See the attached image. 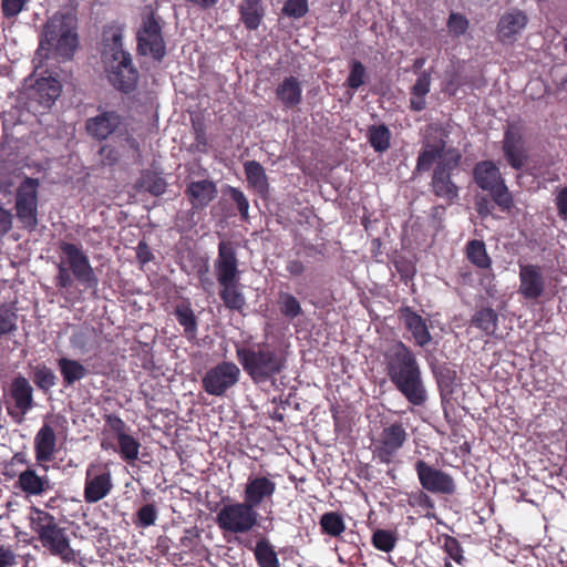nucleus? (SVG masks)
I'll list each match as a JSON object with an SVG mask.
<instances>
[{"label": "nucleus", "instance_id": "nucleus-1", "mask_svg": "<svg viewBox=\"0 0 567 567\" xmlns=\"http://www.w3.org/2000/svg\"><path fill=\"white\" fill-rule=\"evenodd\" d=\"M384 372L393 386L413 406H423L427 391L421 365L415 353L402 341L389 347L383 353Z\"/></svg>", "mask_w": 567, "mask_h": 567}, {"label": "nucleus", "instance_id": "nucleus-2", "mask_svg": "<svg viewBox=\"0 0 567 567\" xmlns=\"http://www.w3.org/2000/svg\"><path fill=\"white\" fill-rule=\"evenodd\" d=\"M102 47L101 58L110 84L124 94L135 91L140 72L133 63L132 54L123 48V29L105 28Z\"/></svg>", "mask_w": 567, "mask_h": 567}, {"label": "nucleus", "instance_id": "nucleus-3", "mask_svg": "<svg viewBox=\"0 0 567 567\" xmlns=\"http://www.w3.org/2000/svg\"><path fill=\"white\" fill-rule=\"evenodd\" d=\"M214 268L224 306L231 311L241 312L247 302L240 284L241 271L235 243L219 241Z\"/></svg>", "mask_w": 567, "mask_h": 567}, {"label": "nucleus", "instance_id": "nucleus-4", "mask_svg": "<svg viewBox=\"0 0 567 567\" xmlns=\"http://www.w3.org/2000/svg\"><path fill=\"white\" fill-rule=\"evenodd\" d=\"M236 357L243 370L254 383H265L287 368V352L269 342L237 346Z\"/></svg>", "mask_w": 567, "mask_h": 567}, {"label": "nucleus", "instance_id": "nucleus-5", "mask_svg": "<svg viewBox=\"0 0 567 567\" xmlns=\"http://www.w3.org/2000/svg\"><path fill=\"white\" fill-rule=\"evenodd\" d=\"M59 250L62 258L56 265L55 287L59 290H69L76 280L85 289L95 290L99 278L82 245L62 240L59 243Z\"/></svg>", "mask_w": 567, "mask_h": 567}, {"label": "nucleus", "instance_id": "nucleus-6", "mask_svg": "<svg viewBox=\"0 0 567 567\" xmlns=\"http://www.w3.org/2000/svg\"><path fill=\"white\" fill-rule=\"evenodd\" d=\"M29 520L37 539L52 556L60 557L64 563L76 560V553L70 545L66 529L60 526L52 514L32 506Z\"/></svg>", "mask_w": 567, "mask_h": 567}, {"label": "nucleus", "instance_id": "nucleus-7", "mask_svg": "<svg viewBox=\"0 0 567 567\" xmlns=\"http://www.w3.org/2000/svg\"><path fill=\"white\" fill-rule=\"evenodd\" d=\"M78 44L79 40L74 18L64 13H55L43 27L39 51H50L54 48L60 56L71 59Z\"/></svg>", "mask_w": 567, "mask_h": 567}, {"label": "nucleus", "instance_id": "nucleus-8", "mask_svg": "<svg viewBox=\"0 0 567 567\" xmlns=\"http://www.w3.org/2000/svg\"><path fill=\"white\" fill-rule=\"evenodd\" d=\"M136 52L150 56L154 62H162L167 54L163 34L162 18L153 10L143 13L136 31Z\"/></svg>", "mask_w": 567, "mask_h": 567}, {"label": "nucleus", "instance_id": "nucleus-9", "mask_svg": "<svg viewBox=\"0 0 567 567\" xmlns=\"http://www.w3.org/2000/svg\"><path fill=\"white\" fill-rule=\"evenodd\" d=\"M474 179L480 188L489 193L501 212H511L514 206L513 196L499 168L492 161H483L475 165Z\"/></svg>", "mask_w": 567, "mask_h": 567}, {"label": "nucleus", "instance_id": "nucleus-10", "mask_svg": "<svg viewBox=\"0 0 567 567\" xmlns=\"http://www.w3.org/2000/svg\"><path fill=\"white\" fill-rule=\"evenodd\" d=\"M258 512L243 499L224 505L216 515V524L223 532L246 534L258 525Z\"/></svg>", "mask_w": 567, "mask_h": 567}, {"label": "nucleus", "instance_id": "nucleus-11", "mask_svg": "<svg viewBox=\"0 0 567 567\" xmlns=\"http://www.w3.org/2000/svg\"><path fill=\"white\" fill-rule=\"evenodd\" d=\"M39 187L38 178L25 176L16 190V215L22 227L29 231H33L39 224Z\"/></svg>", "mask_w": 567, "mask_h": 567}, {"label": "nucleus", "instance_id": "nucleus-12", "mask_svg": "<svg viewBox=\"0 0 567 567\" xmlns=\"http://www.w3.org/2000/svg\"><path fill=\"white\" fill-rule=\"evenodd\" d=\"M8 395L7 413L17 424H21L35 405L33 388L25 377L19 374L12 379Z\"/></svg>", "mask_w": 567, "mask_h": 567}, {"label": "nucleus", "instance_id": "nucleus-13", "mask_svg": "<svg viewBox=\"0 0 567 567\" xmlns=\"http://www.w3.org/2000/svg\"><path fill=\"white\" fill-rule=\"evenodd\" d=\"M240 378V369L236 363L221 361L208 369L202 379V386L206 393L223 396L236 385Z\"/></svg>", "mask_w": 567, "mask_h": 567}, {"label": "nucleus", "instance_id": "nucleus-14", "mask_svg": "<svg viewBox=\"0 0 567 567\" xmlns=\"http://www.w3.org/2000/svg\"><path fill=\"white\" fill-rule=\"evenodd\" d=\"M113 489L112 473L107 464L92 462L85 471L83 497L87 504L105 498Z\"/></svg>", "mask_w": 567, "mask_h": 567}, {"label": "nucleus", "instance_id": "nucleus-15", "mask_svg": "<svg viewBox=\"0 0 567 567\" xmlns=\"http://www.w3.org/2000/svg\"><path fill=\"white\" fill-rule=\"evenodd\" d=\"M503 154L508 165L519 171L528 159V147L526 144L524 127L519 122H509L504 132Z\"/></svg>", "mask_w": 567, "mask_h": 567}, {"label": "nucleus", "instance_id": "nucleus-16", "mask_svg": "<svg viewBox=\"0 0 567 567\" xmlns=\"http://www.w3.org/2000/svg\"><path fill=\"white\" fill-rule=\"evenodd\" d=\"M408 441V433L401 422L383 427L374 444L373 454L383 464H390Z\"/></svg>", "mask_w": 567, "mask_h": 567}, {"label": "nucleus", "instance_id": "nucleus-17", "mask_svg": "<svg viewBox=\"0 0 567 567\" xmlns=\"http://www.w3.org/2000/svg\"><path fill=\"white\" fill-rule=\"evenodd\" d=\"M277 484L270 475L250 474L243 491V499L256 511L272 503Z\"/></svg>", "mask_w": 567, "mask_h": 567}, {"label": "nucleus", "instance_id": "nucleus-18", "mask_svg": "<svg viewBox=\"0 0 567 567\" xmlns=\"http://www.w3.org/2000/svg\"><path fill=\"white\" fill-rule=\"evenodd\" d=\"M421 486L434 494H452L455 489L453 478L443 471L435 468L423 460L414 465Z\"/></svg>", "mask_w": 567, "mask_h": 567}, {"label": "nucleus", "instance_id": "nucleus-19", "mask_svg": "<svg viewBox=\"0 0 567 567\" xmlns=\"http://www.w3.org/2000/svg\"><path fill=\"white\" fill-rule=\"evenodd\" d=\"M437 385L442 398V405L446 420L452 424L458 423L461 403L458 401L460 384L455 371L441 372Z\"/></svg>", "mask_w": 567, "mask_h": 567}, {"label": "nucleus", "instance_id": "nucleus-20", "mask_svg": "<svg viewBox=\"0 0 567 567\" xmlns=\"http://www.w3.org/2000/svg\"><path fill=\"white\" fill-rule=\"evenodd\" d=\"M519 287L518 293L528 301L539 299L546 287L545 277L539 265L526 264L519 265Z\"/></svg>", "mask_w": 567, "mask_h": 567}, {"label": "nucleus", "instance_id": "nucleus-21", "mask_svg": "<svg viewBox=\"0 0 567 567\" xmlns=\"http://www.w3.org/2000/svg\"><path fill=\"white\" fill-rule=\"evenodd\" d=\"M123 124V117L116 111H103L86 120L85 130L96 141H105Z\"/></svg>", "mask_w": 567, "mask_h": 567}, {"label": "nucleus", "instance_id": "nucleus-22", "mask_svg": "<svg viewBox=\"0 0 567 567\" xmlns=\"http://www.w3.org/2000/svg\"><path fill=\"white\" fill-rule=\"evenodd\" d=\"M527 16L518 10L512 9L504 13L497 23V38L502 43L512 44L516 37L525 29Z\"/></svg>", "mask_w": 567, "mask_h": 567}, {"label": "nucleus", "instance_id": "nucleus-23", "mask_svg": "<svg viewBox=\"0 0 567 567\" xmlns=\"http://www.w3.org/2000/svg\"><path fill=\"white\" fill-rule=\"evenodd\" d=\"M58 437L53 426L43 422L34 436V457L38 464L51 462L56 451Z\"/></svg>", "mask_w": 567, "mask_h": 567}, {"label": "nucleus", "instance_id": "nucleus-24", "mask_svg": "<svg viewBox=\"0 0 567 567\" xmlns=\"http://www.w3.org/2000/svg\"><path fill=\"white\" fill-rule=\"evenodd\" d=\"M456 166V161H440L434 169L432 178L433 192L436 196L446 199L457 197L458 188L451 181L452 169Z\"/></svg>", "mask_w": 567, "mask_h": 567}, {"label": "nucleus", "instance_id": "nucleus-25", "mask_svg": "<svg viewBox=\"0 0 567 567\" xmlns=\"http://www.w3.org/2000/svg\"><path fill=\"white\" fill-rule=\"evenodd\" d=\"M62 85L53 76L38 79L31 87V100L43 109H50L61 95Z\"/></svg>", "mask_w": 567, "mask_h": 567}, {"label": "nucleus", "instance_id": "nucleus-26", "mask_svg": "<svg viewBox=\"0 0 567 567\" xmlns=\"http://www.w3.org/2000/svg\"><path fill=\"white\" fill-rule=\"evenodd\" d=\"M217 187L213 181L202 179L190 182L185 189V195L192 204L193 209H204L217 196Z\"/></svg>", "mask_w": 567, "mask_h": 567}, {"label": "nucleus", "instance_id": "nucleus-27", "mask_svg": "<svg viewBox=\"0 0 567 567\" xmlns=\"http://www.w3.org/2000/svg\"><path fill=\"white\" fill-rule=\"evenodd\" d=\"M16 487L28 496H41L50 491L51 483L47 475H39L34 467L28 466L18 475Z\"/></svg>", "mask_w": 567, "mask_h": 567}, {"label": "nucleus", "instance_id": "nucleus-28", "mask_svg": "<svg viewBox=\"0 0 567 567\" xmlns=\"http://www.w3.org/2000/svg\"><path fill=\"white\" fill-rule=\"evenodd\" d=\"M247 186L261 199H268L270 196V185L264 166L257 161H247L244 163Z\"/></svg>", "mask_w": 567, "mask_h": 567}, {"label": "nucleus", "instance_id": "nucleus-29", "mask_svg": "<svg viewBox=\"0 0 567 567\" xmlns=\"http://www.w3.org/2000/svg\"><path fill=\"white\" fill-rule=\"evenodd\" d=\"M399 313L405 328L412 333L415 343L420 347L426 346L432 337L425 320L409 306L401 307Z\"/></svg>", "mask_w": 567, "mask_h": 567}, {"label": "nucleus", "instance_id": "nucleus-30", "mask_svg": "<svg viewBox=\"0 0 567 567\" xmlns=\"http://www.w3.org/2000/svg\"><path fill=\"white\" fill-rule=\"evenodd\" d=\"M275 94L286 109L297 107L302 101V87L299 79L293 75L285 78L276 87Z\"/></svg>", "mask_w": 567, "mask_h": 567}, {"label": "nucleus", "instance_id": "nucleus-31", "mask_svg": "<svg viewBox=\"0 0 567 567\" xmlns=\"http://www.w3.org/2000/svg\"><path fill=\"white\" fill-rule=\"evenodd\" d=\"M239 19L249 31H256L262 23L266 10L261 0H241L238 4Z\"/></svg>", "mask_w": 567, "mask_h": 567}, {"label": "nucleus", "instance_id": "nucleus-32", "mask_svg": "<svg viewBox=\"0 0 567 567\" xmlns=\"http://www.w3.org/2000/svg\"><path fill=\"white\" fill-rule=\"evenodd\" d=\"M177 322L184 330L185 337L193 341L197 338L198 319L192 308L189 299L184 298L177 302L173 311Z\"/></svg>", "mask_w": 567, "mask_h": 567}, {"label": "nucleus", "instance_id": "nucleus-33", "mask_svg": "<svg viewBox=\"0 0 567 567\" xmlns=\"http://www.w3.org/2000/svg\"><path fill=\"white\" fill-rule=\"evenodd\" d=\"M431 90V73L422 71L410 90V109L421 112L426 107L425 97Z\"/></svg>", "mask_w": 567, "mask_h": 567}, {"label": "nucleus", "instance_id": "nucleus-34", "mask_svg": "<svg viewBox=\"0 0 567 567\" xmlns=\"http://www.w3.org/2000/svg\"><path fill=\"white\" fill-rule=\"evenodd\" d=\"M56 362L65 386L73 385L87 375L86 368L78 360L62 357Z\"/></svg>", "mask_w": 567, "mask_h": 567}, {"label": "nucleus", "instance_id": "nucleus-35", "mask_svg": "<svg viewBox=\"0 0 567 567\" xmlns=\"http://www.w3.org/2000/svg\"><path fill=\"white\" fill-rule=\"evenodd\" d=\"M444 151V143H424L416 161L415 172L423 173L429 172L432 166L437 162L442 161V154Z\"/></svg>", "mask_w": 567, "mask_h": 567}, {"label": "nucleus", "instance_id": "nucleus-36", "mask_svg": "<svg viewBox=\"0 0 567 567\" xmlns=\"http://www.w3.org/2000/svg\"><path fill=\"white\" fill-rule=\"evenodd\" d=\"M137 187L153 196H161L166 192L167 183L158 173L145 169L137 179Z\"/></svg>", "mask_w": 567, "mask_h": 567}, {"label": "nucleus", "instance_id": "nucleus-37", "mask_svg": "<svg viewBox=\"0 0 567 567\" xmlns=\"http://www.w3.org/2000/svg\"><path fill=\"white\" fill-rule=\"evenodd\" d=\"M254 555L259 567H280L277 553L266 537L257 540Z\"/></svg>", "mask_w": 567, "mask_h": 567}, {"label": "nucleus", "instance_id": "nucleus-38", "mask_svg": "<svg viewBox=\"0 0 567 567\" xmlns=\"http://www.w3.org/2000/svg\"><path fill=\"white\" fill-rule=\"evenodd\" d=\"M18 331V313L11 303H0V340Z\"/></svg>", "mask_w": 567, "mask_h": 567}, {"label": "nucleus", "instance_id": "nucleus-39", "mask_svg": "<svg viewBox=\"0 0 567 567\" xmlns=\"http://www.w3.org/2000/svg\"><path fill=\"white\" fill-rule=\"evenodd\" d=\"M391 131L385 124L371 125L368 130V141L378 153H384L391 145Z\"/></svg>", "mask_w": 567, "mask_h": 567}, {"label": "nucleus", "instance_id": "nucleus-40", "mask_svg": "<svg viewBox=\"0 0 567 567\" xmlns=\"http://www.w3.org/2000/svg\"><path fill=\"white\" fill-rule=\"evenodd\" d=\"M466 257L474 266L481 269H488L492 265L483 240H470L466 245Z\"/></svg>", "mask_w": 567, "mask_h": 567}, {"label": "nucleus", "instance_id": "nucleus-41", "mask_svg": "<svg viewBox=\"0 0 567 567\" xmlns=\"http://www.w3.org/2000/svg\"><path fill=\"white\" fill-rule=\"evenodd\" d=\"M319 525L322 534L334 538L340 537L346 530L344 519L338 512H327L322 514Z\"/></svg>", "mask_w": 567, "mask_h": 567}, {"label": "nucleus", "instance_id": "nucleus-42", "mask_svg": "<svg viewBox=\"0 0 567 567\" xmlns=\"http://www.w3.org/2000/svg\"><path fill=\"white\" fill-rule=\"evenodd\" d=\"M277 303L281 316L290 321L303 313L300 301L290 292L280 291Z\"/></svg>", "mask_w": 567, "mask_h": 567}, {"label": "nucleus", "instance_id": "nucleus-43", "mask_svg": "<svg viewBox=\"0 0 567 567\" xmlns=\"http://www.w3.org/2000/svg\"><path fill=\"white\" fill-rule=\"evenodd\" d=\"M498 316L492 308H483L473 316L472 324L486 336H493L497 329Z\"/></svg>", "mask_w": 567, "mask_h": 567}, {"label": "nucleus", "instance_id": "nucleus-44", "mask_svg": "<svg viewBox=\"0 0 567 567\" xmlns=\"http://www.w3.org/2000/svg\"><path fill=\"white\" fill-rule=\"evenodd\" d=\"M117 440L118 449L117 452L120 457L128 463L133 464L136 460H138L141 443L133 435L127 434Z\"/></svg>", "mask_w": 567, "mask_h": 567}, {"label": "nucleus", "instance_id": "nucleus-45", "mask_svg": "<svg viewBox=\"0 0 567 567\" xmlns=\"http://www.w3.org/2000/svg\"><path fill=\"white\" fill-rule=\"evenodd\" d=\"M56 375L53 370L45 364H38L33 368L32 380L35 386L43 392L49 391L56 384Z\"/></svg>", "mask_w": 567, "mask_h": 567}, {"label": "nucleus", "instance_id": "nucleus-46", "mask_svg": "<svg viewBox=\"0 0 567 567\" xmlns=\"http://www.w3.org/2000/svg\"><path fill=\"white\" fill-rule=\"evenodd\" d=\"M371 543L378 550L390 553L396 545V537L391 530L377 529L372 534Z\"/></svg>", "mask_w": 567, "mask_h": 567}, {"label": "nucleus", "instance_id": "nucleus-47", "mask_svg": "<svg viewBox=\"0 0 567 567\" xmlns=\"http://www.w3.org/2000/svg\"><path fill=\"white\" fill-rule=\"evenodd\" d=\"M158 512L155 504H145L136 512L134 524L138 528H147L155 524Z\"/></svg>", "mask_w": 567, "mask_h": 567}, {"label": "nucleus", "instance_id": "nucleus-48", "mask_svg": "<svg viewBox=\"0 0 567 567\" xmlns=\"http://www.w3.org/2000/svg\"><path fill=\"white\" fill-rule=\"evenodd\" d=\"M30 0H1L0 10L6 20H16L17 17L28 9Z\"/></svg>", "mask_w": 567, "mask_h": 567}, {"label": "nucleus", "instance_id": "nucleus-49", "mask_svg": "<svg viewBox=\"0 0 567 567\" xmlns=\"http://www.w3.org/2000/svg\"><path fill=\"white\" fill-rule=\"evenodd\" d=\"M227 194L236 205L240 219L247 221L249 218V202L244 192L237 187L228 186Z\"/></svg>", "mask_w": 567, "mask_h": 567}, {"label": "nucleus", "instance_id": "nucleus-50", "mask_svg": "<svg viewBox=\"0 0 567 567\" xmlns=\"http://www.w3.org/2000/svg\"><path fill=\"white\" fill-rule=\"evenodd\" d=\"M365 78L367 72L364 65L360 61L353 60L350 63V73L347 79V85L352 90H358L364 84Z\"/></svg>", "mask_w": 567, "mask_h": 567}, {"label": "nucleus", "instance_id": "nucleus-51", "mask_svg": "<svg viewBox=\"0 0 567 567\" xmlns=\"http://www.w3.org/2000/svg\"><path fill=\"white\" fill-rule=\"evenodd\" d=\"M308 11V0H287L282 7V13L293 19L305 17Z\"/></svg>", "mask_w": 567, "mask_h": 567}, {"label": "nucleus", "instance_id": "nucleus-52", "mask_svg": "<svg viewBox=\"0 0 567 567\" xmlns=\"http://www.w3.org/2000/svg\"><path fill=\"white\" fill-rule=\"evenodd\" d=\"M105 425L115 435L116 439L130 434V426L116 414H107L104 416Z\"/></svg>", "mask_w": 567, "mask_h": 567}, {"label": "nucleus", "instance_id": "nucleus-53", "mask_svg": "<svg viewBox=\"0 0 567 567\" xmlns=\"http://www.w3.org/2000/svg\"><path fill=\"white\" fill-rule=\"evenodd\" d=\"M476 212L482 218H486L488 216H492L493 218H496L493 210L495 206H497L493 198L489 199L487 196H478L475 200Z\"/></svg>", "mask_w": 567, "mask_h": 567}, {"label": "nucleus", "instance_id": "nucleus-54", "mask_svg": "<svg viewBox=\"0 0 567 567\" xmlns=\"http://www.w3.org/2000/svg\"><path fill=\"white\" fill-rule=\"evenodd\" d=\"M70 343L72 348L80 350L81 352L89 351L91 349L89 332L85 330L73 332L70 338Z\"/></svg>", "mask_w": 567, "mask_h": 567}, {"label": "nucleus", "instance_id": "nucleus-55", "mask_svg": "<svg viewBox=\"0 0 567 567\" xmlns=\"http://www.w3.org/2000/svg\"><path fill=\"white\" fill-rule=\"evenodd\" d=\"M410 505L413 507H420L424 511H430L434 507V503L431 497L423 491L413 493L410 496Z\"/></svg>", "mask_w": 567, "mask_h": 567}, {"label": "nucleus", "instance_id": "nucleus-56", "mask_svg": "<svg viewBox=\"0 0 567 567\" xmlns=\"http://www.w3.org/2000/svg\"><path fill=\"white\" fill-rule=\"evenodd\" d=\"M99 153L102 156V163L107 166H113L117 164L120 159L117 151L110 145L101 146Z\"/></svg>", "mask_w": 567, "mask_h": 567}, {"label": "nucleus", "instance_id": "nucleus-57", "mask_svg": "<svg viewBox=\"0 0 567 567\" xmlns=\"http://www.w3.org/2000/svg\"><path fill=\"white\" fill-rule=\"evenodd\" d=\"M154 258L150 246L145 240H141L136 247V259L141 266L148 264Z\"/></svg>", "mask_w": 567, "mask_h": 567}, {"label": "nucleus", "instance_id": "nucleus-58", "mask_svg": "<svg viewBox=\"0 0 567 567\" xmlns=\"http://www.w3.org/2000/svg\"><path fill=\"white\" fill-rule=\"evenodd\" d=\"M13 216L10 210L0 205V238L12 229Z\"/></svg>", "mask_w": 567, "mask_h": 567}, {"label": "nucleus", "instance_id": "nucleus-59", "mask_svg": "<svg viewBox=\"0 0 567 567\" xmlns=\"http://www.w3.org/2000/svg\"><path fill=\"white\" fill-rule=\"evenodd\" d=\"M192 127L197 146L205 148L208 144L205 125L202 122L193 121Z\"/></svg>", "mask_w": 567, "mask_h": 567}, {"label": "nucleus", "instance_id": "nucleus-60", "mask_svg": "<svg viewBox=\"0 0 567 567\" xmlns=\"http://www.w3.org/2000/svg\"><path fill=\"white\" fill-rule=\"evenodd\" d=\"M555 203L558 210V216L563 220H567V186L557 193Z\"/></svg>", "mask_w": 567, "mask_h": 567}, {"label": "nucleus", "instance_id": "nucleus-61", "mask_svg": "<svg viewBox=\"0 0 567 567\" xmlns=\"http://www.w3.org/2000/svg\"><path fill=\"white\" fill-rule=\"evenodd\" d=\"M445 549L451 559L461 564V546L456 539L449 538L445 543Z\"/></svg>", "mask_w": 567, "mask_h": 567}, {"label": "nucleus", "instance_id": "nucleus-62", "mask_svg": "<svg viewBox=\"0 0 567 567\" xmlns=\"http://www.w3.org/2000/svg\"><path fill=\"white\" fill-rule=\"evenodd\" d=\"M286 270L289 272L290 276L297 277L301 276L305 272L306 266L303 265L302 261L298 259H291L287 261Z\"/></svg>", "mask_w": 567, "mask_h": 567}, {"label": "nucleus", "instance_id": "nucleus-63", "mask_svg": "<svg viewBox=\"0 0 567 567\" xmlns=\"http://www.w3.org/2000/svg\"><path fill=\"white\" fill-rule=\"evenodd\" d=\"M16 556L13 551L0 545V567H8L14 564Z\"/></svg>", "mask_w": 567, "mask_h": 567}, {"label": "nucleus", "instance_id": "nucleus-64", "mask_svg": "<svg viewBox=\"0 0 567 567\" xmlns=\"http://www.w3.org/2000/svg\"><path fill=\"white\" fill-rule=\"evenodd\" d=\"M449 27L451 30H454L456 32L457 28H461V13L453 12L450 16L449 19Z\"/></svg>", "mask_w": 567, "mask_h": 567}]
</instances>
